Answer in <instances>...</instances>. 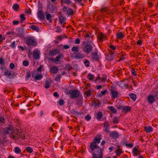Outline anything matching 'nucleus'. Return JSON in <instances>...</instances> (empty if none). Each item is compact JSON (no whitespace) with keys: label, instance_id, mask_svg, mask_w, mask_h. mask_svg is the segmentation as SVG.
<instances>
[{"label":"nucleus","instance_id":"nucleus-1","mask_svg":"<svg viewBox=\"0 0 158 158\" xmlns=\"http://www.w3.org/2000/svg\"><path fill=\"white\" fill-rule=\"evenodd\" d=\"M101 140L100 137H95L90 145L89 150L93 155L92 158H102V150L97 144L100 143Z\"/></svg>","mask_w":158,"mask_h":158},{"label":"nucleus","instance_id":"nucleus-2","mask_svg":"<svg viewBox=\"0 0 158 158\" xmlns=\"http://www.w3.org/2000/svg\"><path fill=\"white\" fill-rule=\"evenodd\" d=\"M69 94L70 95V98L73 99L79 97L80 91L77 89L71 90L69 91Z\"/></svg>","mask_w":158,"mask_h":158},{"label":"nucleus","instance_id":"nucleus-3","mask_svg":"<svg viewBox=\"0 0 158 158\" xmlns=\"http://www.w3.org/2000/svg\"><path fill=\"white\" fill-rule=\"evenodd\" d=\"M93 48V47L91 45L87 44L84 46L82 50L87 54H89L92 51Z\"/></svg>","mask_w":158,"mask_h":158},{"label":"nucleus","instance_id":"nucleus-4","mask_svg":"<svg viewBox=\"0 0 158 158\" xmlns=\"http://www.w3.org/2000/svg\"><path fill=\"white\" fill-rule=\"evenodd\" d=\"M27 44L28 46H36L37 44L36 42L34 40L32 37H30L27 39Z\"/></svg>","mask_w":158,"mask_h":158},{"label":"nucleus","instance_id":"nucleus-5","mask_svg":"<svg viewBox=\"0 0 158 158\" xmlns=\"http://www.w3.org/2000/svg\"><path fill=\"white\" fill-rule=\"evenodd\" d=\"M14 127L11 125H9L7 127L6 129L4 130V133L6 134H11L13 135L15 133Z\"/></svg>","mask_w":158,"mask_h":158},{"label":"nucleus","instance_id":"nucleus-6","mask_svg":"<svg viewBox=\"0 0 158 158\" xmlns=\"http://www.w3.org/2000/svg\"><path fill=\"white\" fill-rule=\"evenodd\" d=\"M4 75L10 79L13 78L15 76V75L13 71L12 72L7 69L5 71Z\"/></svg>","mask_w":158,"mask_h":158},{"label":"nucleus","instance_id":"nucleus-7","mask_svg":"<svg viewBox=\"0 0 158 158\" xmlns=\"http://www.w3.org/2000/svg\"><path fill=\"white\" fill-rule=\"evenodd\" d=\"M72 56L77 59H80L84 58L85 56L82 53H81L80 52H78L73 53Z\"/></svg>","mask_w":158,"mask_h":158},{"label":"nucleus","instance_id":"nucleus-8","mask_svg":"<svg viewBox=\"0 0 158 158\" xmlns=\"http://www.w3.org/2000/svg\"><path fill=\"white\" fill-rule=\"evenodd\" d=\"M98 40L101 42H102L104 40H106V35L100 32L98 35Z\"/></svg>","mask_w":158,"mask_h":158},{"label":"nucleus","instance_id":"nucleus-9","mask_svg":"<svg viewBox=\"0 0 158 158\" xmlns=\"http://www.w3.org/2000/svg\"><path fill=\"white\" fill-rule=\"evenodd\" d=\"M109 136L113 138H118L119 137V135L117 131H113L110 133Z\"/></svg>","mask_w":158,"mask_h":158},{"label":"nucleus","instance_id":"nucleus-10","mask_svg":"<svg viewBox=\"0 0 158 158\" xmlns=\"http://www.w3.org/2000/svg\"><path fill=\"white\" fill-rule=\"evenodd\" d=\"M38 17L40 19H44L45 18L44 14L42 10H40L37 12Z\"/></svg>","mask_w":158,"mask_h":158},{"label":"nucleus","instance_id":"nucleus-11","mask_svg":"<svg viewBox=\"0 0 158 158\" xmlns=\"http://www.w3.org/2000/svg\"><path fill=\"white\" fill-rule=\"evenodd\" d=\"M147 101L150 103L152 104L155 101V97L152 95H148Z\"/></svg>","mask_w":158,"mask_h":158},{"label":"nucleus","instance_id":"nucleus-12","mask_svg":"<svg viewBox=\"0 0 158 158\" xmlns=\"http://www.w3.org/2000/svg\"><path fill=\"white\" fill-rule=\"evenodd\" d=\"M91 54V55L92 58L93 60H99V58L97 52H92Z\"/></svg>","mask_w":158,"mask_h":158},{"label":"nucleus","instance_id":"nucleus-13","mask_svg":"<svg viewBox=\"0 0 158 158\" xmlns=\"http://www.w3.org/2000/svg\"><path fill=\"white\" fill-rule=\"evenodd\" d=\"M131 110V107L128 106H125L122 108V112H125L126 113L127 112L130 111Z\"/></svg>","mask_w":158,"mask_h":158},{"label":"nucleus","instance_id":"nucleus-14","mask_svg":"<svg viewBox=\"0 0 158 158\" xmlns=\"http://www.w3.org/2000/svg\"><path fill=\"white\" fill-rule=\"evenodd\" d=\"M110 91L112 95L113 98H116L118 95V92L112 89H110Z\"/></svg>","mask_w":158,"mask_h":158},{"label":"nucleus","instance_id":"nucleus-15","mask_svg":"<svg viewBox=\"0 0 158 158\" xmlns=\"http://www.w3.org/2000/svg\"><path fill=\"white\" fill-rule=\"evenodd\" d=\"M58 71V68L56 66L52 67L50 69V71L51 73L53 74L56 73Z\"/></svg>","mask_w":158,"mask_h":158},{"label":"nucleus","instance_id":"nucleus-16","mask_svg":"<svg viewBox=\"0 0 158 158\" xmlns=\"http://www.w3.org/2000/svg\"><path fill=\"white\" fill-rule=\"evenodd\" d=\"M40 52L37 51H34L33 53V58L35 59H38L40 58Z\"/></svg>","mask_w":158,"mask_h":158},{"label":"nucleus","instance_id":"nucleus-17","mask_svg":"<svg viewBox=\"0 0 158 158\" xmlns=\"http://www.w3.org/2000/svg\"><path fill=\"white\" fill-rule=\"evenodd\" d=\"M115 57L114 54L112 52H109V55L108 56L107 59L108 60L111 61L114 60Z\"/></svg>","mask_w":158,"mask_h":158},{"label":"nucleus","instance_id":"nucleus-18","mask_svg":"<svg viewBox=\"0 0 158 158\" xmlns=\"http://www.w3.org/2000/svg\"><path fill=\"white\" fill-rule=\"evenodd\" d=\"M17 31V34L19 36L23 35L25 32L24 29L21 28H18Z\"/></svg>","mask_w":158,"mask_h":158},{"label":"nucleus","instance_id":"nucleus-19","mask_svg":"<svg viewBox=\"0 0 158 158\" xmlns=\"http://www.w3.org/2000/svg\"><path fill=\"white\" fill-rule=\"evenodd\" d=\"M59 21L61 24L62 23H65V21L66 20V18L65 17H64L63 16H60L59 17Z\"/></svg>","mask_w":158,"mask_h":158},{"label":"nucleus","instance_id":"nucleus-20","mask_svg":"<svg viewBox=\"0 0 158 158\" xmlns=\"http://www.w3.org/2000/svg\"><path fill=\"white\" fill-rule=\"evenodd\" d=\"M29 28L31 29L33 31H35L38 32L40 31V29L37 26L35 25H31L29 27Z\"/></svg>","mask_w":158,"mask_h":158},{"label":"nucleus","instance_id":"nucleus-21","mask_svg":"<svg viewBox=\"0 0 158 158\" xmlns=\"http://www.w3.org/2000/svg\"><path fill=\"white\" fill-rule=\"evenodd\" d=\"M12 8L15 11H18L19 8V5L17 3L14 4L12 6Z\"/></svg>","mask_w":158,"mask_h":158},{"label":"nucleus","instance_id":"nucleus-22","mask_svg":"<svg viewBox=\"0 0 158 158\" xmlns=\"http://www.w3.org/2000/svg\"><path fill=\"white\" fill-rule=\"evenodd\" d=\"M59 50L57 49H55L49 52V54L51 56H54L57 54Z\"/></svg>","mask_w":158,"mask_h":158},{"label":"nucleus","instance_id":"nucleus-23","mask_svg":"<svg viewBox=\"0 0 158 158\" xmlns=\"http://www.w3.org/2000/svg\"><path fill=\"white\" fill-rule=\"evenodd\" d=\"M114 152L118 156H120L121 154L123 152V151L121 148H118L116 149Z\"/></svg>","mask_w":158,"mask_h":158},{"label":"nucleus","instance_id":"nucleus-24","mask_svg":"<svg viewBox=\"0 0 158 158\" xmlns=\"http://www.w3.org/2000/svg\"><path fill=\"white\" fill-rule=\"evenodd\" d=\"M116 36L118 39H121L124 37L125 35L122 32H119L116 33Z\"/></svg>","mask_w":158,"mask_h":158},{"label":"nucleus","instance_id":"nucleus-25","mask_svg":"<svg viewBox=\"0 0 158 158\" xmlns=\"http://www.w3.org/2000/svg\"><path fill=\"white\" fill-rule=\"evenodd\" d=\"M17 135L18 136L17 137V138L18 139L19 138H21L23 139H25V136L21 132H18L17 134Z\"/></svg>","mask_w":158,"mask_h":158},{"label":"nucleus","instance_id":"nucleus-26","mask_svg":"<svg viewBox=\"0 0 158 158\" xmlns=\"http://www.w3.org/2000/svg\"><path fill=\"white\" fill-rule=\"evenodd\" d=\"M42 77L43 76L41 74H37L35 76L34 79L35 81L37 80H40L41 79Z\"/></svg>","mask_w":158,"mask_h":158},{"label":"nucleus","instance_id":"nucleus-27","mask_svg":"<svg viewBox=\"0 0 158 158\" xmlns=\"http://www.w3.org/2000/svg\"><path fill=\"white\" fill-rule=\"evenodd\" d=\"M64 69L68 70V71H69L72 69L73 68L71 64H68L65 66Z\"/></svg>","mask_w":158,"mask_h":158},{"label":"nucleus","instance_id":"nucleus-28","mask_svg":"<svg viewBox=\"0 0 158 158\" xmlns=\"http://www.w3.org/2000/svg\"><path fill=\"white\" fill-rule=\"evenodd\" d=\"M73 13L74 11L72 9L69 8L67 9V15H73Z\"/></svg>","mask_w":158,"mask_h":158},{"label":"nucleus","instance_id":"nucleus-29","mask_svg":"<svg viewBox=\"0 0 158 158\" xmlns=\"http://www.w3.org/2000/svg\"><path fill=\"white\" fill-rule=\"evenodd\" d=\"M145 131L147 132H150V131H152V128L151 126H149L148 127H144Z\"/></svg>","mask_w":158,"mask_h":158},{"label":"nucleus","instance_id":"nucleus-30","mask_svg":"<svg viewBox=\"0 0 158 158\" xmlns=\"http://www.w3.org/2000/svg\"><path fill=\"white\" fill-rule=\"evenodd\" d=\"M102 112H99L97 114V119L99 120L102 117Z\"/></svg>","mask_w":158,"mask_h":158},{"label":"nucleus","instance_id":"nucleus-31","mask_svg":"<svg viewBox=\"0 0 158 158\" xmlns=\"http://www.w3.org/2000/svg\"><path fill=\"white\" fill-rule=\"evenodd\" d=\"M20 23H22L26 19V18L25 17V15L23 14H22L20 15Z\"/></svg>","mask_w":158,"mask_h":158},{"label":"nucleus","instance_id":"nucleus-32","mask_svg":"<svg viewBox=\"0 0 158 158\" xmlns=\"http://www.w3.org/2000/svg\"><path fill=\"white\" fill-rule=\"evenodd\" d=\"M71 51L72 52L75 51L77 53L79 52V49L78 47L73 46L72 48Z\"/></svg>","mask_w":158,"mask_h":158},{"label":"nucleus","instance_id":"nucleus-33","mask_svg":"<svg viewBox=\"0 0 158 158\" xmlns=\"http://www.w3.org/2000/svg\"><path fill=\"white\" fill-rule=\"evenodd\" d=\"M52 17V16H51V15L50 14H46V19L48 20L49 22H52V20L51 19V17Z\"/></svg>","mask_w":158,"mask_h":158},{"label":"nucleus","instance_id":"nucleus-34","mask_svg":"<svg viewBox=\"0 0 158 158\" xmlns=\"http://www.w3.org/2000/svg\"><path fill=\"white\" fill-rule=\"evenodd\" d=\"M109 109L112 111V113H116L117 112L116 109L113 106H110L109 107Z\"/></svg>","mask_w":158,"mask_h":158},{"label":"nucleus","instance_id":"nucleus-35","mask_svg":"<svg viewBox=\"0 0 158 158\" xmlns=\"http://www.w3.org/2000/svg\"><path fill=\"white\" fill-rule=\"evenodd\" d=\"M138 152H139V151L136 148H133L132 152L134 153L135 156H137L138 155L137 153Z\"/></svg>","mask_w":158,"mask_h":158},{"label":"nucleus","instance_id":"nucleus-36","mask_svg":"<svg viewBox=\"0 0 158 158\" xmlns=\"http://www.w3.org/2000/svg\"><path fill=\"white\" fill-rule=\"evenodd\" d=\"M129 96L133 101L135 100L136 99V96L135 94L133 93H131L130 94Z\"/></svg>","mask_w":158,"mask_h":158},{"label":"nucleus","instance_id":"nucleus-37","mask_svg":"<svg viewBox=\"0 0 158 158\" xmlns=\"http://www.w3.org/2000/svg\"><path fill=\"white\" fill-rule=\"evenodd\" d=\"M119 122V118L117 117H114L113 118V122L116 124L118 123Z\"/></svg>","mask_w":158,"mask_h":158},{"label":"nucleus","instance_id":"nucleus-38","mask_svg":"<svg viewBox=\"0 0 158 158\" xmlns=\"http://www.w3.org/2000/svg\"><path fill=\"white\" fill-rule=\"evenodd\" d=\"M26 74L27 76L26 77L25 80H26L27 81L28 80L29 78L30 77L31 74V73L29 71L28 72H27Z\"/></svg>","mask_w":158,"mask_h":158},{"label":"nucleus","instance_id":"nucleus-39","mask_svg":"<svg viewBox=\"0 0 158 158\" xmlns=\"http://www.w3.org/2000/svg\"><path fill=\"white\" fill-rule=\"evenodd\" d=\"M77 104L78 105L80 106H82V104L83 103V100L82 99H80L79 100L78 99L77 100Z\"/></svg>","mask_w":158,"mask_h":158},{"label":"nucleus","instance_id":"nucleus-40","mask_svg":"<svg viewBox=\"0 0 158 158\" xmlns=\"http://www.w3.org/2000/svg\"><path fill=\"white\" fill-rule=\"evenodd\" d=\"M50 83L49 81H47L45 83V88L46 89H48L50 87Z\"/></svg>","mask_w":158,"mask_h":158},{"label":"nucleus","instance_id":"nucleus-41","mask_svg":"<svg viewBox=\"0 0 158 158\" xmlns=\"http://www.w3.org/2000/svg\"><path fill=\"white\" fill-rule=\"evenodd\" d=\"M21 151L20 149L18 147H16L15 148V152L17 153H19Z\"/></svg>","mask_w":158,"mask_h":158},{"label":"nucleus","instance_id":"nucleus-42","mask_svg":"<svg viewBox=\"0 0 158 158\" xmlns=\"http://www.w3.org/2000/svg\"><path fill=\"white\" fill-rule=\"evenodd\" d=\"M94 77V76L91 73H89L88 74V78L89 80H92Z\"/></svg>","mask_w":158,"mask_h":158},{"label":"nucleus","instance_id":"nucleus-43","mask_svg":"<svg viewBox=\"0 0 158 158\" xmlns=\"http://www.w3.org/2000/svg\"><path fill=\"white\" fill-rule=\"evenodd\" d=\"M107 77L106 75H103L102 77L101 82L102 83H105L106 81Z\"/></svg>","mask_w":158,"mask_h":158},{"label":"nucleus","instance_id":"nucleus-44","mask_svg":"<svg viewBox=\"0 0 158 158\" xmlns=\"http://www.w3.org/2000/svg\"><path fill=\"white\" fill-rule=\"evenodd\" d=\"M26 150L28 152L31 153L33 151V149L32 148L30 147H27L26 148Z\"/></svg>","mask_w":158,"mask_h":158},{"label":"nucleus","instance_id":"nucleus-45","mask_svg":"<svg viewBox=\"0 0 158 158\" xmlns=\"http://www.w3.org/2000/svg\"><path fill=\"white\" fill-rule=\"evenodd\" d=\"M5 60L4 59L2 58V57H0V64L3 65L5 64Z\"/></svg>","mask_w":158,"mask_h":158},{"label":"nucleus","instance_id":"nucleus-46","mask_svg":"<svg viewBox=\"0 0 158 158\" xmlns=\"http://www.w3.org/2000/svg\"><path fill=\"white\" fill-rule=\"evenodd\" d=\"M108 91L107 90H105L104 91H102L101 94H100L99 95V96L100 97H101L103 95L105 94Z\"/></svg>","mask_w":158,"mask_h":158},{"label":"nucleus","instance_id":"nucleus-47","mask_svg":"<svg viewBox=\"0 0 158 158\" xmlns=\"http://www.w3.org/2000/svg\"><path fill=\"white\" fill-rule=\"evenodd\" d=\"M76 3H79L80 5L81 6H83L84 5L81 3L82 0H74Z\"/></svg>","mask_w":158,"mask_h":158},{"label":"nucleus","instance_id":"nucleus-48","mask_svg":"<svg viewBox=\"0 0 158 158\" xmlns=\"http://www.w3.org/2000/svg\"><path fill=\"white\" fill-rule=\"evenodd\" d=\"M10 46L13 48H15V42L13 41L12 43H11Z\"/></svg>","mask_w":158,"mask_h":158},{"label":"nucleus","instance_id":"nucleus-49","mask_svg":"<svg viewBox=\"0 0 158 158\" xmlns=\"http://www.w3.org/2000/svg\"><path fill=\"white\" fill-rule=\"evenodd\" d=\"M84 63L85 65L87 67H89V62L88 60H86L84 62Z\"/></svg>","mask_w":158,"mask_h":158},{"label":"nucleus","instance_id":"nucleus-50","mask_svg":"<svg viewBox=\"0 0 158 158\" xmlns=\"http://www.w3.org/2000/svg\"><path fill=\"white\" fill-rule=\"evenodd\" d=\"M23 64L24 66H27L29 65V63L27 60H25L23 62Z\"/></svg>","mask_w":158,"mask_h":158},{"label":"nucleus","instance_id":"nucleus-51","mask_svg":"<svg viewBox=\"0 0 158 158\" xmlns=\"http://www.w3.org/2000/svg\"><path fill=\"white\" fill-rule=\"evenodd\" d=\"M5 37L3 36L2 35L0 34V43L2 42L5 39Z\"/></svg>","mask_w":158,"mask_h":158},{"label":"nucleus","instance_id":"nucleus-52","mask_svg":"<svg viewBox=\"0 0 158 158\" xmlns=\"http://www.w3.org/2000/svg\"><path fill=\"white\" fill-rule=\"evenodd\" d=\"M91 91L88 90L85 93V94L86 95L87 97H89L91 95Z\"/></svg>","mask_w":158,"mask_h":158},{"label":"nucleus","instance_id":"nucleus-53","mask_svg":"<svg viewBox=\"0 0 158 158\" xmlns=\"http://www.w3.org/2000/svg\"><path fill=\"white\" fill-rule=\"evenodd\" d=\"M108 10V9L107 7H105L103 8H102L100 9V11L102 12H106Z\"/></svg>","mask_w":158,"mask_h":158},{"label":"nucleus","instance_id":"nucleus-54","mask_svg":"<svg viewBox=\"0 0 158 158\" xmlns=\"http://www.w3.org/2000/svg\"><path fill=\"white\" fill-rule=\"evenodd\" d=\"M109 126L108 123L107 121H105L104 123V126L105 127H108Z\"/></svg>","mask_w":158,"mask_h":158},{"label":"nucleus","instance_id":"nucleus-55","mask_svg":"<svg viewBox=\"0 0 158 158\" xmlns=\"http://www.w3.org/2000/svg\"><path fill=\"white\" fill-rule=\"evenodd\" d=\"M59 103L60 106L63 105L64 104V102L63 99H60L59 102Z\"/></svg>","mask_w":158,"mask_h":158},{"label":"nucleus","instance_id":"nucleus-56","mask_svg":"<svg viewBox=\"0 0 158 158\" xmlns=\"http://www.w3.org/2000/svg\"><path fill=\"white\" fill-rule=\"evenodd\" d=\"M91 118V117L89 115H87L85 117V119L87 121L90 120Z\"/></svg>","mask_w":158,"mask_h":158},{"label":"nucleus","instance_id":"nucleus-57","mask_svg":"<svg viewBox=\"0 0 158 158\" xmlns=\"http://www.w3.org/2000/svg\"><path fill=\"white\" fill-rule=\"evenodd\" d=\"M64 2L66 3L67 5H69L72 3V2L70 0H64Z\"/></svg>","mask_w":158,"mask_h":158},{"label":"nucleus","instance_id":"nucleus-58","mask_svg":"<svg viewBox=\"0 0 158 158\" xmlns=\"http://www.w3.org/2000/svg\"><path fill=\"white\" fill-rule=\"evenodd\" d=\"M95 106H98L101 104V103L100 101L97 100L95 102Z\"/></svg>","mask_w":158,"mask_h":158},{"label":"nucleus","instance_id":"nucleus-59","mask_svg":"<svg viewBox=\"0 0 158 158\" xmlns=\"http://www.w3.org/2000/svg\"><path fill=\"white\" fill-rule=\"evenodd\" d=\"M53 61L54 62L56 63H59L60 60L59 59H56V58H55L53 59Z\"/></svg>","mask_w":158,"mask_h":158},{"label":"nucleus","instance_id":"nucleus-60","mask_svg":"<svg viewBox=\"0 0 158 158\" xmlns=\"http://www.w3.org/2000/svg\"><path fill=\"white\" fill-rule=\"evenodd\" d=\"M15 66V64L13 63H10L9 65L10 68L11 69H13Z\"/></svg>","mask_w":158,"mask_h":158},{"label":"nucleus","instance_id":"nucleus-61","mask_svg":"<svg viewBox=\"0 0 158 158\" xmlns=\"http://www.w3.org/2000/svg\"><path fill=\"white\" fill-rule=\"evenodd\" d=\"M25 12L27 14L30 15L31 13V10L30 9H29V10L27 9H25Z\"/></svg>","mask_w":158,"mask_h":158},{"label":"nucleus","instance_id":"nucleus-62","mask_svg":"<svg viewBox=\"0 0 158 158\" xmlns=\"http://www.w3.org/2000/svg\"><path fill=\"white\" fill-rule=\"evenodd\" d=\"M131 72L134 76H135L137 75L136 71H135L134 69H132Z\"/></svg>","mask_w":158,"mask_h":158},{"label":"nucleus","instance_id":"nucleus-63","mask_svg":"<svg viewBox=\"0 0 158 158\" xmlns=\"http://www.w3.org/2000/svg\"><path fill=\"white\" fill-rule=\"evenodd\" d=\"M53 95L56 97L57 98H59V96L57 92H54L53 94Z\"/></svg>","mask_w":158,"mask_h":158},{"label":"nucleus","instance_id":"nucleus-64","mask_svg":"<svg viewBox=\"0 0 158 158\" xmlns=\"http://www.w3.org/2000/svg\"><path fill=\"white\" fill-rule=\"evenodd\" d=\"M126 146L127 147L131 148L133 146V143L126 144Z\"/></svg>","mask_w":158,"mask_h":158}]
</instances>
